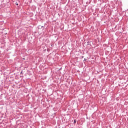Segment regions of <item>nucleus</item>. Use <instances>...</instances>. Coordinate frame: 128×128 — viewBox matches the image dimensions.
I'll use <instances>...</instances> for the list:
<instances>
[{
	"label": "nucleus",
	"instance_id": "obj_1",
	"mask_svg": "<svg viewBox=\"0 0 128 128\" xmlns=\"http://www.w3.org/2000/svg\"><path fill=\"white\" fill-rule=\"evenodd\" d=\"M76 120H74V124H76Z\"/></svg>",
	"mask_w": 128,
	"mask_h": 128
},
{
	"label": "nucleus",
	"instance_id": "obj_2",
	"mask_svg": "<svg viewBox=\"0 0 128 128\" xmlns=\"http://www.w3.org/2000/svg\"><path fill=\"white\" fill-rule=\"evenodd\" d=\"M42 30H44V26H42Z\"/></svg>",
	"mask_w": 128,
	"mask_h": 128
},
{
	"label": "nucleus",
	"instance_id": "obj_3",
	"mask_svg": "<svg viewBox=\"0 0 128 128\" xmlns=\"http://www.w3.org/2000/svg\"><path fill=\"white\" fill-rule=\"evenodd\" d=\"M89 43H90L89 42H87L88 44Z\"/></svg>",
	"mask_w": 128,
	"mask_h": 128
},
{
	"label": "nucleus",
	"instance_id": "obj_4",
	"mask_svg": "<svg viewBox=\"0 0 128 128\" xmlns=\"http://www.w3.org/2000/svg\"><path fill=\"white\" fill-rule=\"evenodd\" d=\"M84 60H86V58H84Z\"/></svg>",
	"mask_w": 128,
	"mask_h": 128
}]
</instances>
